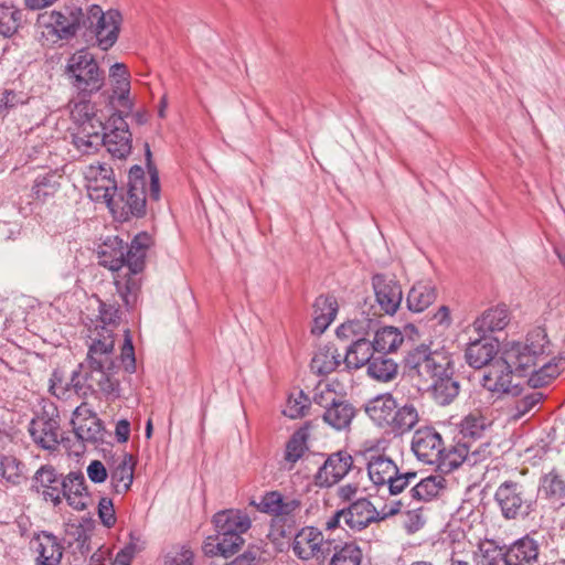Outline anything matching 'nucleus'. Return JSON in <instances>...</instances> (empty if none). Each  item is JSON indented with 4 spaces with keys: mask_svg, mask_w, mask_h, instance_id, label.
<instances>
[{
    "mask_svg": "<svg viewBox=\"0 0 565 565\" xmlns=\"http://www.w3.org/2000/svg\"><path fill=\"white\" fill-rule=\"evenodd\" d=\"M120 369L118 358L113 354L110 333L104 329L88 344L86 359L77 365L70 377L63 370H53L49 381V392L58 399H68L73 395L86 398L102 394L107 401L120 397V381L116 377Z\"/></svg>",
    "mask_w": 565,
    "mask_h": 565,
    "instance_id": "f257e3e1",
    "label": "nucleus"
},
{
    "mask_svg": "<svg viewBox=\"0 0 565 565\" xmlns=\"http://www.w3.org/2000/svg\"><path fill=\"white\" fill-rule=\"evenodd\" d=\"M153 239L147 232L134 236L130 244L117 235L105 237L97 248L98 264L116 273V291L127 310H132L139 299L146 257Z\"/></svg>",
    "mask_w": 565,
    "mask_h": 565,
    "instance_id": "f03ea898",
    "label": "nucleus"
},
{
    "mask_svg": "<svg viewBox=\"0 0 565 565\" xmlns=\"http://www.w3.org/2000/svg\"><path fill=\"white\" fill-rule=\"evenodd\" d=\"M544 334L540 330L527 332L525 340L510 341L503 344L500 351V360L489 365L481 379V385L492 396L501 394L520 395L523 390L512 385V374L525 377L526 371L535 360L544 352Z\"/></svg>",
    "mask_w": 565,
    "mask_h": 565,
    "instance_id": "7ed1b4c3",
    "label": "nucleus"
},
{
    "mask_svg": "<svg viewBox=\"0 0 565 565\" xmlns=\"http://www.w3.org/2000/svg\"><path fill=\"white\" fill-rule=\"evenodd\" d=\"M146 167L149 175L147 182L145 169L135 164L129 169L126 188H118L117 194L113 195L111 202L106 206L113 216L120 222L131 217H143L147 212V189L149 200L158 202L161 196L159 171L152 161L150 145L145 142Z\"/></svg>",
    "mask_w": 565,
    "mask_h": 565,
    "instance_id": "20e7f679",
    "label": "nucleus"
},
{
    "mask_svg": "<svg viewBox=\"0 0 565 565\" xmlns=\"http://www.w3.org/2000/svg\"><path fill=\"white\" fill-rule=\"evenodd\" d=\"M404 366L431 381L429 393L440 406L451 404L460 393L452 356L446 351H433L428 345L420 344L407 352Z\"/></svg>",
    "mask_w": 565,
    "mask_h": 565,
    "instance_id": "39448f33",
    "label": "nucleus"
},
{
    "mask_svg": "<svg viewBox=\"0 0 565 565\" xmlns=\"http://www.w3.org/2000/svg\"><path fill=\"white\" fill-rule=\"evenodd\" d=\"M212 522L215 527V542L212 536L203 545L206 556H222L230 558L237 554L245 544L244 534L252 527L249 515L237 509H228L216 512Z\"/></svg>",
    "mask_w": 565,
    "mask_h": 565,
    "instance_id": "423d86ee",
    "label": "nucleus"
},
{
    "mask_svg": "<svg viewBox=\"0 0 565 565\" xmlns=\"http://www.w3.org/2000/svg\"><path fill=\"white\" fill-rule=\"evenodd\" d=\"M65 75L77 98H90L105 85V73L87 49L77 50L68 57Z\"/></svg>",
    "mask_w": 565,
    "mask_h": 565,
    "instance_id": "0eeeda50",
    "label": "nucleus"
},
{
    "mask_svg": "<svg viewBox=\"0 0 565 565\" xmlns=\"http://www.w3.org/2000/svg\"><path fill=\"white\" fill-rule=\"evenodd\" d=\"M121 13L118 10L110 9L106 12L97 4H92L83 20V28L94 34L97 45L107 51L115 45L118 40Z\"/></svg>",
    "mask_w": 565,
    "mask_h": 565,
    "instance_id": "6e6552de",
    "label": "nucleus"
},
{
    "mask_svg": "<svg viewBox=\"0 0 565 565\" xmlns=\"http://www.w3.org/2000/svg\"><path fill=\"white\" fill-rule=\"evenodd\" d=\"M494 501L505 520L524 519L535 508V500L526 497L524 487L512 480H505L497 488Z\"/></svg>",
    "mask_w": 565,
    "mask_h": 565,
    "instance_id": "1a4fd4ad",
    "label": "nucleus"
},
{
    "mask_svg": "<svg viewBox=\"0 0 565 565\" xmlns=\"http://www.w3.org/2000/svg\"><path fill=\"white\" fill-rule=\"evenodd\" d=\"M60 415L56 407L43 408L29 424L32 440L42 449L53 450L60 444Z\"/></svg>",
    "mask_w": 565,
    "mask_h": 565,
    "instance_id": "9d476101",
    "label": "nucleus"
},
{
    "mask_svg": "<svg viewBox=\"0 0 565 565\" xmlns=\"http://www.w3.org/2000/svg\"><path fill=\"white\" fill-rule=\"evenodd\" d=\"M126 111L116 110L108 119V129L103 135V143L111 157L125 159L132 148V135L125 120Z\"/></svg>",
    "mask_w": 565,
    "mask_h": 565,
    "instance_id": "9b49d317",
    "label": "nucleus"
},
{
    "mask_svg": "<svg viewBox=\"0 0 565 565\" xmlns=\"http://www.w3.org/2000/svg\"><path fill=\"white\" fill-rule=\"evenodd\" d=\"M533 330H540L544 334V352L535 360L534 364L526 371L529 376L527 384L531 388H539L550 384L565 370V358L562 355L546 360L550 354L551 342L544 328L537 327Z\"/></svg>",
    "mask_w": 565,
    "mask_h": 565,
    "instance_id": "f8f14e48",
    "label": "nucleus"
},
{
    "mask_svg": "<svg viewBox=\"0 0 565 565\" xmlns=\"http://www.w3.org/2000/svg\"><path fill=\"white\" fill-rule=\"evenodd\" d=\"M85 178L87 180V191L93 201L103 202L107 205L111 202L113 195L118 192L114 170L107 163L89 164Z\"/></svg>",
    "mask_w": 565,
    "mask_h": 565,
    "instance_id": "ddd939ff",
    "label": "nucleus"
},
{
    "mask_svg": "<svg viewBox=\"0 0 565 565\" xmlns=\"http://www.w3.org/2000/svg\"><path fill=\"white\" fill-rule=\"evenodd\" d=\"M65 476L60 473L52 465H42L31 480L30 490L41 499L58 507L63 502V484Z\"/></svg>",
    "mask_w": 565,
    "mask_h": 565,
    "instance_id": "4468645a",
    "label": "nucleus"
},
{
    "mask_svg": "<svg viewBox=\"0 0 565 565\" xmlns=\"http://www.w3.org/2000/svg\"><path fill=\"white\" fill-rule=\"evenodd\" d=\"M371 282L380 308L386 315H395L403 301V290L399 281L387 274H374Z\"/></svg>",
    "mask_w": 565,
    "mask_h": 565,
    "instance_id": "2eb2a0df",
    "label": "nucleus"
},
{
    "mask_svg": "<svg viewBox=\"0 0 565 565\" xmlns=\"http://www.w3.org/2000/svg\"><path fill=\"white\" fill-rule=\"evenodd\" d=\"M86 13L77 6L66 7L64 11L53 10L47 14L45 26L60 40H70L74 38L78 30L83 28V20Z\"/></svg>",
    "mask_w": 565,
    "mask_h": 565,
    "instance_id": "dca6fc26",
    "label": "nucleus"
},
{
    "mask_svg": "<svg viewBox=\"0 0 565 565\" xmlns=\"http://www.w3.org/2000/svg\"><path fill=\"white\" fill-rule=\"evenodd\" d=\"M354 468L353 458L347 450L328 456L315 475V483L320 488H330L341 481Z\"/></svg>",
    "mask_w": 565,
    "mask_h": 565,
    "instance_id": "f3484780",
    "label": "nucleus"
},
{
    "mask_svg": "<svg viewBox=\"0 0 565 565\" xmlns=\"http://www.w3.org/2000/svg\"><path fill=\"white\" fill-rule=\"evenodd\" d=\"M444 441L433 427L419 428L414 433L412 450L424 463L436 465L443 454Z\"/></svg>",
    "mask_w": 565,
    "mask_h": 565,
    "instance_id": "a211bd4d",
    "label": "nucleus"
},
{
    "mask_svg": "<svg viewBox=\"0 0 565 565\" xmlns=\"http://www.w3.org/2000/svg\"><path fill=\"white\" fill-rule=\"evenodd\" d=\"M315 402L324 407L323 420L335 430L349 428L356 415L355 407L347 399H337L333 396L329 401L321 394L315 396Z\"/></svg>",
    "mask_w": 565,
    "mask_h": 565,
    "instance_id": "6ab92c4d",
    "label": "nucleus"
},
{
    "mask_svg": "<svg viewBox=\"0 0 565 565\" xmlns=\"http://www.w3.org/2000/svg\"><path fill=\"white\" fill-rule=\"evenodd\" d=\"M108 129V124L105 125L96 117L77 127L76 132L73 134V145L83 154L95 153L103 143V135Z\"/></svg>",
    "mask_w": 565,
    "mask_h": 565,
    "instance_id": "aec40b11",
    "label": "nucleus"
},
{
    "mask_svg": "<svg viewBox=\"0 0 565 565\" xmlns=\"http://www.w3.org/2000/svg\"><path fill=\"white\" fill-rule=\"evenodd\" d=\"M503 547L504 565H534L539 559L540 544L531 534H525Z\"/></svg>",
    "mask_w": 565,
    "mask_h": 565,
    "instance_id": "412c9836",
    "label": "nucleus"
},
{
    "mask_svg": "<svg viewBox=\"0 0 565 565\" xmlns=\"http://www.w3.org/2000/svg\"><path fill=\"white\" fill-rule=\"evenodd\" d=\"M498 352L499 343L497 339L478 334L476 339L469 341L465 351V359L471 367L481 369L493 361Z\"/></svg>",
    "mask_w": 565,
    "mask_h": 565,
    "instance_id": "4be33fe9",
    "label": "nucleus"
},
{
    "mask_svg": "<svg viewBox=\"0 0 565 565\" xmlns=\"http://www.w3.org/2000/svg\"><path fill=\"white\" fill-rule=\"evenodd\" d=\"M109 77L113 83V93L110 102L129 115L134 108V102L130 99V73L124 63H115L109 68Z\"/></svg>",
    "mask_w": 565,
    "mask_h": 565,
    "instance_id": "5701e85b",
    "label": "nucleus"
},
{
    "mask_svg": "<svg viewBox=\"0 0 565 565\" xmlns=\"http://www.w3.org/2000/svg\"><path fill=\"white\" fill-rule=\"evenodd\" d=\"M63 499L67 504L76 510L84 511L89 505L90 494L86 487V480L82 472L71 471L65 476L63 484Z\"/></svg>",
    "mask_w": 565,
    "mask_h": 565,
    "instance_id": "b1692460",
    "label": "nucleus"
},
{
    "mask_svg": "<svg viewBox=\"0 0 565 565\" xmlns=\"http://www.w3.org/2000/svg\"><path fill=\"white\" fill-rule=\"evenodd\" d=\"M345 525L352 531H362L372 522H379V511L366 498H361L344 508Z\"/></svg>",
    "mask_w": 565,
    "mask_h": 565,
    "instance_id": "393cba45",
    "label": "nucleus"
},
{
    "mask_svg": "<svg viewBox=\"0 0 565 565\" xmlns=\"http://www.w3.org/2000/svg\"><path fill=\"white\" fill-rule=\"evenodd\" d=\"M313 320L311 333L320 335L333 322L338 313L337 299L331 295H320L313 302Z\"/></svg>",
    "mask_w": 565,
    "mask_h": 565,
    "instance_id": "a878e982",
    "label": "nucleus"
},
{
    "mask_svg": "<svg viewBox=\"0 0 565 565\" xmlns=\"http://www.w3.org/2000/svg\"><path fill=\"white\" fill-rule=\"evenodd\" d=\"M35 544L36 565H58L63 556V546L57 537L50 532L43 531L33 539Z\"/></svg>",
    "mask_w": 565,
    "mask_h": 565,
    "instance_id": "bb28decb",
    "label": "nucleus"
},
{
    "mask_svg": "<svg viewBox=\"0 0 565 565\" xmlns=\"http://www.w3.org/2000/svg\"><path fill=\"white\" fill-rule=\"evenodd\" d=\"M437 299V288L431 280L416 281L406 295L407 309L420 313L430 307Z\"/></svg>",
    "mask_w": 565,
    "mask_h": 565,
    "instance_id": "cd10ccee",
    "label": "nucleus"
},
{
    "mask_svg": "<svg viewBox=\"0 0 565 565\" xmlns=\"http://www.w3.org/2000/svg\"><path fill=\"white\" fill-rule=\"evenodd\" d=\"M62 179L63 175L56 170L39 173L31 188L32 199L40 204L50 202L58 192Z\"/></svg>",
    "mask_w": 565,
    "mask_h": 565,
    "instance_id": "c85d7f7f",
    "label": "nucleus"
},
{
    "mask_svg": "<svg viewBox=\"0 0 565 565\" xmlns=\"http://www.w3.org/2000/svg\"><path fill=\"white\" fill-rule=\"evenodd\" d=\"M367 334H363L356 339H353L347 349L343 362L349 369H360L366 366L371 359L377 353L373 340L366 338Z\"/></svg>",
    "mask_w": 565,
    "mask_h": 565,
    "instance_id": "c756f323",
    "label": "nucleus"
},
{
    "mask_svg": "<svg viewBox=\"0 0 565 565\" xmlns=\"http://www.w3.org/2000/svg\"><path fill=\"white\" fill-rule=\"evenodd\" d=\"M396 404L392 394H381L369 401L365 412L376 426L387 430Z\"/></svg>",
    "mask_w": 565,
    "mask_h": 565,
    "instance_id": "7c9ffc66",
    "label": "nucleus"
},
{
    "mask_svg": "<svg viewBox=\"0 0 565 565\" xmlns=\"http://www.w3.org/2000/svg\"><path fill=\"white\" fill-rule=\"evenodd\" d=\"M509 310L507 306H497L486 310L472 324L477 334L489 335V333L503 330L509 323Z\"/></svg>",
    "mask_w": 565,
    "mask_h": 565,
    "instance_id": "2f4dec72",
    "label": "nucleus"
},
{
    "mask_svg": "<svg viewBox=\"0 0 565 565\" xmlns=\"http://www.w3.org/2000/svg\"><path fill=\"white\" fill-rule=\"evenodd\" d=\"M322 532L315 526H306L298 531L292 542L295 555L303 561L313 558L319 552Z\"/></svg>",
    "mask_w": 565,
    "mask_h": 565,
    "instance_id": "473e14b6",
    "label": "nucleus"
},
{
    "mask_svg": "<svg viewBox=\"0 0 565 565\" xmlns=\"http://www.w3.org/2000/svg\"><path fill=\"white\" fill-rule=\"evenodd\" d=\"M366 468L371 482L377 488L384 487L393 473H397L396 463L384 454H370Z\"/></svg>",
    "mask_w": 565,
    "mask_h": 565,
    "instance_id": "72a5a7b5",
    "label": "nucleus"
},
{
    "mask_svg": "<svg viewBox=\"0 0 565 565\" xmlns=\"http://www.w3.org/2000/svg\"><path fill=\"white\" fill-rule=\"evenodd\" d=\"M419 422L417 407L412 403H405L402 406L396 404L387 430L394 435H404L409 433Z\"/></svg>",
    "mask_w": 565,
    "mask_h": 565,
    "instance_id": "f704fd0d",
    "label": "nucleus"
},
{
    "mask_svg": "<svg viewBox=\"0 0 565 565\" xmlns=\"http://www.w3.org/2000/svg\"><path fill=\"white\" fill-rule=\"evenodd\" d=\"M135 460L132 455L125 452L121 461L110 471V484L115 493H126L134 481Z\"/></svg>",
    "mask_w": 565,
    "mask_h": 565,
    "instance_id": "c9c22d12",
    "label": "nucleus"
},
{
    "mask_svg": "<svg viewBox=\"0 0 565 565\" xmlns=\"http://www.w3.org/2000/svg\"><path fill=\"white\" fill-rule=\"evenodd\" d=\"M397 363L383 353H376L366 365L367 375L382 383L393 381L397 376Z\"/></svg>",
    "mask_w": 565,
    "mask_h": 565,
    "instance_id": "e433bc0d",
    "label": "nucleus"
},
{
    "mask_svg": "<svg viewBox=\"0 0 565 565\" xmlns=\"http://www.w3.org/2000/svg\"><path fill=\"white\" fill-rule=\"evenodd\" d=\"M341 362V354L333 345L319 348L311 359L310 369L318 375H327L333 372Z\"/></svg>",
    "mask_w": 565,
    "mask_h": 565,
    "instance_id": "4c0bfd02",
    "label": "nucleus"
},
{
    "mask_svg": "<svg viewBox=\"0 0 565 565\" xmlns=\"http://www.w3.org/2000/svg\"><path fill=\"white\" fill-rule=\"evenodd\" d=\"M25 465L15 456L0 454V476L12 487L20 486L25 479Z\"/></svg>",
    "mask_w": 565,
    "mask_h": 565,
    "instance_id": "58836bf2",
    "label": "nucleus"
},
{
    "mask_svg": "<svg viewBox=\"0 0 565 565\" xmlns=\"http://www.w3.org/2000/svg\"><path fill=\"white\" fill-rule=\"evenodd\" d=\"M74 434L78 440L96 445L104 441L105 428L103 422L96 415H92L74 427Z\"/></svg>",
    "mask_w": 565,
    "mask_h": 565,
    "instance_id": "ea45409f",
    "label": "nucleus"
},
{
    "mask_svg": "<svg viewBox=\"0 0 565 565\" xmlns=\"http://www.w3.org/2000/svg\"><path fill=\"white\" fill-rule=\"evenodd\" d=\"M403 341V333L395 327H383L376 330L373 338L376 352L383 354L396 351Z\"/></svg>",
    "mask_w": 565,
    "mask_h": 565,
    "instance_id": "a19ab883",
    "label": "nucleus"
},
{
    "mask_svg": "<svg viewBox=\"0 0 565 565\" xmlns=\"http://www.w3.org/2000/svg\"><path fill=\"white\" fill-rule=\"evenodd\" d=\"M22 11L13 3H0V35L13 36L21 26Z\"/></svg>",
    "mask_w": 565,
    "mask_h": 565,
    "instance_id": "79ce46f5",
    "label": "nucleus"
},
{
    "mask_svg": "<svg viewBox=\"0 0 565 565\" xmlns=\"http://www.w3.org/2000/svg\"><path fill=\"white\" fill-rule=\"evenodd\" d=\"M445 482V478L440 475L426 477L411 489V494L418 501H429L438 495Z\"/></svg>",
    "mask_w": 565,
    "mask_h": 565,
    "instance_id": "37998d69",
    "label": "nucleus"
},
{
    "mask_svg": "<svg viewBox=\"0 0 565 565\" xmlns=\"http://www.w3.org/2000/svg\"><path fill=\"white\" fill-rule=\"evenodd\" d=\"M540 491L546 499L561 502L565 499V480L553 469L541 478Z\"/></svg>",
    "mask_w": 565,
    "mask_h": 565,
    "instance_id": "c03bdc74",
    "label": "nucleus"
},
{
    "mask_svg": "<svg viewBox=\"0 0 565 565\" xmlns=\"http://www.w3.org/2000/svg\"><path fill=\"white\" fill-rule=\"evenodd\" d=\"M309 431L301 427L297 429L288 439L285 448V460L295 465L308 450Z\"/></svg>",
    "mask_w": 565,
    "mask_h": 565,
    "instance_id": "a18cd8bd",
    "label": "nucleus"
},
{
    "mask_svg": "<svg viewBox=\"0 0 565 565\" xmlns=\"http://www.w3.org/2000/svg\"><path fill=\"white\" fill-rule=\"evenodd\" d=\"M489 426L490 423L484 416L477 413H470L461 419L459 430L463 438L477 440L483 436Z\"/></svg>",
    "mask_w": 565,
    "mask_h": 565,
    "instance_id": "49530a36",
    "label": "nucleus"
},
{
    "mask_svg": "<svg viewBox=\"0 0 565 565\" xmlns=\"http://www.w3.org/2000/svg\"><path fill=\"white\" fill-rule=\"evenodd\" d=\"M99 320L102 322V326L100 327L97 326L95 328L94 334L90 337V343L97 337H99L100 332L104 331V329H106L111 335L113 354L116 356V354H115V334H114L111 327L116 326L119 320V309L113 305H107L105 302H100Z\"/></svg>",
    "mask_w": 565,
    "mask_h": 565,
    "instance_id": "de8ad7c7",
    "label": "nucleus"
},
{
    "mask_svg": "<svg viewBox=\"0 0 565 565\" xmlns=\"http://www.w3.org/2000/svg\"><path fill=\"white\" fill-rule=\"evenodd\" d=\"M505 551L494 540H487L479 545V554L476 556L477 565H504Z\"/></svg>",
    "mask_w": 565,
    "mask_h": 565,
    "instance_id": "09e8293b",
    "label": "nucleus"
},
{
    "mask_svg": "<svg viewBox=\"0 0 565 565\" xmlns=\"http://www.w3.org/2000/svg\"><path fill=\"white\" fill-rule=\"evenodd\" d=\"M361 548L354 543H345L340 548H335L329 565H361Z\"/></svg>",
    "mask_w": 565,
    "mask_h": 565,
    "instance_id": "8fccbe9b",
    "label": "nucleus"
},
{
    "mask_svg": "<svg viewBox=\"0 0 565 565\" xmlns=\"http://www.w3.org/2000/svg\"><path fill=\"white\" fill-rule=\"evenodd\" d=\"M284 495L281 492L274 490L265 492L258 502L250 501V505L255 507L257 511L271 515L273 519L280 516V509Z\"/></svg>",
    "mask_w": 565,
    "mask_h": 565,
    "instance_id": "3c124183",
    "label": "nucleus"
},
{
    "mask_svg": "<svg viewBox=\"0 0 565 565\" xmlns=\"http://www.w3.org/2000/svg\"><path fill=\"white\" fill-rule=\"evenodd\" d=\"M544 398V394L539 391H530L522 394V396L515 401L511 417L515 420L521 419L527 413H530L540 402Z\"/></svg>",
    "mask_w": 565,
    "mask_h": 565,
    "instance_id": "603ef678",
    "label": "nucleus"
},
{
    "mask_svg": "<svg viewBox=\"0 0 565 565\" xmlns=\"http://www.w3.org/2000/svg\"><path fill=\"white\" fill-rule=\"evenodd\" d=\"M371 320H350L340 324L335 334L341 340H351L362 337L363 334H369L366 327L370 326Z\"/></svg>",
    "mask_w": 565,
    "mask_h": 565,
    "instance_id": "864d4df0",
    "label": "nucleus"
},
{
    "mask_svg": "<svg viewBox=\"0 0 565 565\" xmlns=\"http://www.w3.org/2000/svg\"><path fill=\"white\" fill-rule=\"evenodd\" d=\"M78 99L71 110V117L77 127L97 117L95 104L90 98Z\"/></svg>",
    "mask_w": 565,
    "mask_h": 565,
    "instance_id": "5fc2aeb1",
    "label": "nucleus"
},
{
    "mask_svg": "<svg viewBox=\"0 0 565 565\" xmlns=\"http://www.w3.org/2000/svg\"><path fill=\"white\" fill-rule=\"evenodd\" d=\"M28 96L23 92L6 89L0 95V117L6 118L11 110L28 103Z\"/></svg>",
    "mask_w": 565,
    "mask_h": 565,
    "instance_id": "6e6d98bb",
    "label": "nucleus"
},
{
    "mask_svg": "<svg viewBox=\"0 0 565 565\" xmlns=\"http://www.w3.org/2000/svg\"><path fill=\"white\" fill-rule=\"evenodd\" d=\"M310 406L309 397L303 393V391H299L297 394L289 395L287 399L286 408L284 409V415L289 418H299L305 415L306 409Z\"/></svg>",
    "mask_w": 565,
    "mask_h": 565,
    "instance_id": "4d7b16f0",
    "label": "nucleus"
},
{
    "mask_svg": "<svg viewBox=\"0 0 565 565\" xmlns=\"http://www.w3.org/2000/svg\"><path fill=\"white\" fill-rule=\"evenodd\" d=\"M292 535H296L295 519H271L268 536L273 541L291 537Z\"/></svg>",
    "mask_w": 565,
    "mask_h": 565,
    "instance_id": "13d9d810",
    "label": "nucleus"
},
{
    "mask_svg": "<svg viewBox=\"0 0 565 565\" xmlns=\"http://www.w3.org/2000/svg\"><path fill=\"white\" fill-rule=\"evenodd\" d=\"M194 554L186 545L172 546L163 556L164 565H193Z\"/></svg>",
    "mask_w": 565,
    "mask_h": 565,
    "instance_id": "bf43d9fd",
    "label": "nucleus"
},
{
    "mask_svg": "<svg viewBox=\"0 0 565 565\" xmlns=\"http://www.w3.org/2000/svg\"><path fill=\"white\" fill-rule=\"evenodd\" d=\"M119 360L124 365V369L127 373L132 374L136 371V356L135 349L132 344V337L129 329L125 330L124 333V343L121 347V352Z\"/></svg>",
    "mask_w": 565,
    "mask_h": 565,
    "instance_id": "052dcab7",
    "label": "nucleus"
},
{
    "mask_svg": "<svg viewBox=\"0 0 565 565\" xmlns=\"http://www.w3.org/2000/svg\"><path fill=\"white\" fill-rule=\"evenodd\" d=\"M416 477V472L408 471L401 473L397 469V473H393L392 478L388 479V482L385 483L384 487H387L391 495H396L403 492Z\"/></svg>",
    "mask_w": 565,
    "mask_h": 565,
    "instance_id": "680f3d73",
    "label": "nucleus"
},
{
    "mask_svg": "<svg viewBox=\"0 0 565 565\" xmlns=\"http://www.w3.org/2000/svg\"><path fill=\"white\" fill-rule=\"evenodd\" d=\"M97 513L104 526L110 529L116 524L117 518L111 499L106 497L100 498L97 507Z\"/></svg>",
    "mask_w": 565,
    "mask_h": 565,
    "instance_id": "e2e57ef3",
    "label": "nucleus"
},
{
    "mask_svg": "<svg viewBox=\"0 0 565 565\" xmlns=\"http://www.w3.org/2000/svg\"><path fill=\"white\" fill-rule=\"evenodd\" d=\"M462 463V456L457 455L456 451L450 447L447 449L443 447V454L440 460L437 461L436 466L443 472H450L458 468Z\"/></svg>",
    "mask_w": 565,
    "mask_h": 565,
    "instance_id": "0e129e2a",
    "label": "nucleus"
},
{
    "mask_svg": "<svg viewBox=\"0 0 565 565\" xmlns=\"http://www.w3.org/2000/svg\"><path fill=\"white\" fill-rule=\"evenodd\" d=\"M86 472L89 480L94 483H103L106 481L108 477L107 469L105 468L104 463L99 460H93L88 465Z\"/></svg>",
    "mask_w": 565,
    "mask_h": 565,
    "instance_id": "69168bd1",
    "label": "nucleus"
},
{
    "mask_svg": "<svg viewBox=\"0 0 565 565\" xmlns=\"http://www.w3.org/2000/svg\"><path fill=\"white\" fill-rule=\"evenodd\" d=\"M342 545L337 544L333 540H324L323 535L321 536V542L318 544L319 552L313 556L317 561H324L329 556H332L335 548H340Z\"/></svg>",
    "mask_w": 565,
    "mask_h": 565,
    "instance_id": "338daca9",
    "label": "nucleus"
},
{
    "mask_svg": "<svg viewBox=\"0 0 565 565\" xmlns=\"http://www.w3.org/2000/svg\"><path fill=\"white\" fill-rule=\"evenodd\" d=\"M94 527V523L90 519H83L79 525L76 527V541L78 545L83 547L87 541H89L88 532Z\"/></svg>",
    "mask_w": 565,
    "mask_h": 565,
    "instance_id": "774afa93",
    "label": "nucleus"
}]
</instances>
